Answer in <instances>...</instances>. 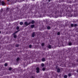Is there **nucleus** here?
I'll return each instance as SVG.
<instances>
[{
  "label": "nucleus",
  "instance_id": "nucleus-10",
  "mask_svg": "<svg viewBox=\"0 0 78 78\" xmlns=\"http://www.w3.org/2000/svg\"><path fill=\"white\" fill-rule=\"evenodd\" d=\"M68 44H69V46H71V45H72V43L71 42H69L68 43Z\"/></svg>",
  "mask_w": 78,
  "mask_h": 78
},
{
  "label": "nucleus",
  "instance_id": "nucleus-39",
  "mask_svg": "<svg viewBox=\"0 0 78 78\" xmlns=\"http://www.w3.org/2000/svg\"><path fill=\"white\" fill-rule=\"evenodd\" d=\"M7 1H8V2H9V1L10 0H7Z\"/></svg>",
  "mask_w": 78,
  "mask_h": 78
},
{
  "label": "nucleus",
  "instance_id": "nucleus-33",
  "mask_svg": "<svg viewBox=\"0 0 78 78\" xmlns=\"http://www.w3.org/2000/svg\"><path fill=\"white\" fill-rule=\"evenodd\" d=\"M77 26V25L76 24H75L74 25V27H76Z\"/></svg>",
  "mask_w": 78,
  "mask_h": 78
},
{
  "label": "nucleus",
  "instance_id": "nucleus-9",
  "mask_svg": "<svg viewBox=\"0 0 78 78\" xmlns=\"http://www.w3.org/2000/svg\"><path fill=\"white\" fill-rule=\"evenodd\" d=\"M1 3L2 5H5V3L4 1H2L1 2Z\"/></svg>",
  "mask_w": 78,
  "mask_h": 78
},
{
  "label": "nucleus",
  "instance_id": "nucleus-17",
  "mask_svg": "<svg viewBox=\"0 0 78 78\" xmlns=\"http://www.w3.org/2000/svg\"><path fill=\"white\" fill-rule=\"evenodd\" d=\"M16 61H19V60H20V58L18 57L16 58Z\"/></svg>",
  "mask_w": 78,
  "mask_h": 78
},
{
  "label": "nucleus",
  "instance_id": "nucleus-24",
  "mask_svg": "<svg viewBox=\"0 0 78 78\" xmlns=\"http://www.w3.org/2000/svg\"><path fill=\"white\" fill-rule=\"evenodd\" d=\"M57 35L58 36H59L60 35V32H57Z\"/></svg>",
  "mask_w": 78,
  "mask_h": 78
},
{
  "label": "nucleus",
  "instance_id": "nucleus-42",
  "mask_svg": "<svg viewBox=\"0 0 78 78\" xmlns=\"http://www.w3.org/2000/svg\"><path fill=\"white\" fill-rule=\"evenodd\" d=\"M76 65H77V66H78V63H77Z\"/></svg>",
  "mask_w": 78,
  "mask_h": 78
},
{
  "label": "nucleus",
  "instance_id": "nucleus-30",
  "mask_svg": "<svg viewBox=\"0 0 78 78\" xmlns=\"http://www.w3.org/2000/svg\"><path fill=\"white\" fill-rule=\"evenodd\" d=\"M12 70V68L10 67L9 68V70Z\"/></svg>",
  "mask_w": 78,
  "mask_h": 78
},
{
  "label": "nucleus",
  "instance_id": "nucleus-14",
  "mask_svg": "<svg viewBox=\"0 0 78 78\" xmlns=\"http://www.w3.org/2000/svg\"><path fill=\"white\" fill-rule=\"evenodd\" d=\"M19 31H20V30H18L16 31L15 32H14L13 33V34H16V33H17Z\"/></svg>",
  "mask_w": 78,
  "mask_h": 78
},
{
  "label": "nucleus",
  "instance_id": "nucleus-36",
  "mask_svg": "<svg viewBox=\"0 0 78 78\" xmlns=\"http://www.w3.org/2000/svg\"><path fill=\"white\" fill-rule=\"evenodd\" d=\"M3 11V10H2L1 11V12H2Z\"/></svg>",
  "mask_w": 78,
  "mask_h": 78
},
{
  "label": "nucleus",
  "instance_id": "nucleus-26",
  "mask_svg": "<svg viewBox=\"0 0 78 78\" xmlns=\"http://www.w3.org/2000/svg\"><path fill=\"white\" fill-rule=\"evenodd\" d=\"M42 70L43 71H45V68H42Z\"/></svg>",
  "mask_w": 78,
  "mask_h": 78
},
{
  "label": "nucleus",
  "instance_id": "nucleus-11",
  "mask_svg": "<svg viewBox=\"0 0 78 78\" xmlns=\"http://www.w3.org/2000/svg\"><path fill=\"white\" fill-rule=\"evenodd\" d=\"M41 61L43 62H44V61H45V59L44 58H42V59H41Z\"/></svg>",
  "mask_w": 78,
  "mask_h": 78
},
{
  "label": "nucleus",
  "instance_id": "nucleus-38",
  "mask_svg": "<svg viewBox=\"0 0 78 78\" xmlns=\"http://www.w3.org/2000/svg\"><path fill=\"white\" fill-rule=\"evenodd\" d=\"M76 72H77V73H78V70L76 71Z\"/></svg>",
  "mask_w": 78,
  "mask_h": 78
},
{
  "label": "nucleus",
  "instance_id": "nucleus-21",
  "mask_svg": "<svg viewBox=\"0 0 78 78\" xmlns=\"http://www.w3.org/2000/svg\"><path fill=\"white\" fill-rule=\"evenodd\" d=\"M64 78H67V75H65L64 76Z\"/></svg>",
  "mask_w": 78,
  "mask_h": 78
},
{
  "label": "nucleus",
  "instance_id": "nucleus-12",
  "mask_svg": "<svg viewBox=\"0 0 78 78\" xmlns=\"http://www.w3.org/2000/svg\"><path fill=\"white\" fill-rule=\"evenodd\" d=\"M48 48L49 49H50L51 48V46L50 45V44H49L48 45Z\"/></svg>",
  "mask_w": 78,
  "mask_h": 78
},
{
  "label": "nucleus",
  "instance_id": "nucleus-13",
  "mask_svg": "<svg viewBox=\"0 0 78 78\" xmlns=\"http://www.w3.org/2000/svg\"><path fill=\"white\" fill-rule=\"evenodd\" d=\"M47 30H50L51 29V27L50 26H48L47 27Z\"/></svg>",
  "mask_w": 78,
  "mask_h": 78
},
{
  "label": "nucleus",
  "instance_id": "nucleus-4",
  "mask_svg": "<svg viewBox=\"0 0 78 78\" xmlns=\"http://www.w3.org/2000/svg\"><path fill=\"white\" fill-rule=\"evenodd\" d=\"M32 37H34L35 36V32H34L32 33Z\"/></svg>",
  "mask_w": 78,
  "mask_h": 78
},
{
  "label": "nucleus",
  "instance_id": "nucleus-37",
  "mask_svg": "<svg viewBox=\"0 0 78 78\" xmlns=\"http://www.w3.org/2000/svg\"><path fill=\"white\" fill-rule=\"evenodd\" d=\"M76 61H77V62H78V59H77L76 60Z\"/></svg>",
  "mask_w": 78,
  "mask_h": 78
},
{
  "label": "nucleus",
  "instance_id": "nucleus-6",
  "mask_svg": "<svg viewBox=\"0 0 78 78\" xmlns=\"http://www.w3.org/2000/svg\"><path fill=\"white\" fill-rule=\"evenodd\" d=\"M59 11L58 10H57L55 12V14H59Z\"/></svg>",
  "mask_w": 78,
  "mask_h": 78
},
{
  "label": "nucleus",
  "instance_id": "nucleus-7",
  "mask_svg": "<svg viewBox=\"0 0 78 78\" xmlns=\"http://www.w3.org/2000/svg\"><path fill=\"white\" fill-rule=\"evenodd\" d=\"M60 71H61L60 69L58 68L57 70V72H58V73H59V72H60Z\"/></svg>",
  "mask_w": 78,
  "mask_h": 78
},
{
  "label": "nucleus",
  "instance_id": "nucleus-22",
  "mask_svg": "<svg viewBox=\"0 0 78 78\" xmlns=\"http://www.w3.org/2000/svg\"><path fill=\"white\" fill-rule=\"evenodd\" d=\"M4 66L5 67H6L7 66H8V64H7V63H5L4 64Z\"/></svg>",
  "mask_w": 78,
  "mask_h": 78
},
{
  "label": "nucleus",
  "instance_id": "nucleus-3",
  "mask_svg": "<svg viewBox=\"0 0 78 78\" xmlns=\"http://www.w3.org/2000/svg\"><path fill=\"white\" fill-rule=\"evenodd\" d=\"M24 24L25 25H27V26H28L29 25H30L31 24V22H29L28 23L27 22H26L24 23Z\"/></svg>",
  "mask_w": 78,
  "mask_h": 78
},
{
  "label": "nucleus",
  "instance_id": "nucleus-29",
  "mask_svg": "<svg viewBox=\"0 0 78 78\" xmlns=\"http://www.w3.org/2000/svg\"><path fill=\"white\" fill-rule=\"evenodd\" d=\"M55 68H56V69H58L59 68H58V66H56Z\"/></svg>",
  "mask_w": 78,
  "mask_h": 78
},
{
  "label": "nucleus",
  "instance_id": "nucleus-28",
  "mask_svg": "<svg viewBox=\"0 0 78 78\" xmlns=\"http://www.w3.org/2000/svg\"><path fill=\"white\" fill-rule=\"evenodd\" d=\"M44 63H42L41 64L42 67H44Z\"/></svg>",
  "mask_w": 78,
  "mask_h": 78
},
{
  "label": "nucleus",
  "instance_id": "nucleus-43",
  "mask_svg": "<svg viewBox=\"0 0 78 78\" xmlns=\"http://www.w3.org/2000/svg\"><path fill=\"white\" fill-rule=\"evenodd\" d=\"M70 3H72V1H71V2H70Z\"/></svg>",
  "mask_w": 78,
  "mask_h": 78
},
{
  "label": "nucleus",
  "instance_id": "nucleus-20",
  "mask_svg": "<svg viewBox=\"0 0 78 78\" xmlns=\"http://www.w3.org/2000/svg\"><path fill=\"white\" fill-rule=\"evenodd\" d=\"M68 76H69V77L71 76H72V74L70 73H69L68 74Z\"/></svg>",
  "mask_w": 78,
  "mask_h": 78
},
{
  "label": "nucleus",
  "instance_id": "nucleus-18",
  "mask_svg": "<svg viewBox=\"0 0 78 78\" xmlns=\"http://www.w3.org/2000/svg\"><path fill=\"white\" fill-rule=\"evenodd\" d=\"M16 47H19V44H16Z\"/></svg>",
  "mask_w": 78,
  "mask_h": 78
},
{
  "label": "nucleus",
  "instance_id": "nucleus-34",
  "mask_svg": "<svg viewBox=\"0 0 78 78\" xmlns=\"http://www.w3.org/2000/svg\"><path fill=\"white\" fill-rule=\"evenodd\" d=\"M32 78H34V76H32Z\"/></svg>",
  "mask_w": 78,
  "mask_h": 78
},
{
  "label": "nucleus",
  "instance_id": "nucleus-23",
  "mask_svg": "<svg viewBox=\"0 0 78 78\" xmlns=\"http://www.w3.org/2000/svg\"><path fill=\"white\" fill-rule=\"evenodd\" d=\"M29 48H31V47H32V45L31 44H30L29 45Z\"/></svg>",
  "mask_w": 78,
  "mask_h": 78
},
{
  "label": "nucleus",
  "instance_id": "nucleus-2",
  "mask_svg": "<svg viewBox=\"0 0 78 78\" xmlns=\"http://www.w3.org/2000/svg\"><path fill=\"white\" fill-rule=\"evenodd\" d=\"M36 70H37L36 72L37 73H39L40 68L38 67H37L36 68Z\"/></svg>",
  "mask_w": 78,
  "mask_h": 78
},
{
  "label": "nucleus",
  "instance_id": "nucleus-8",
  "mask_svg": "<svg viewBox=\"0 0 78 78\" xmlns=\"http://www.w3.org/2000/svg\"><path fill=\"white\" fill-rule=\"evenodd\" d=\"M32 24H34V23L35 22H34V20H32L31 22H30Z\"/></svg>",
  "mask_w": 78,
  "mask_h": 78
},
{
  "label": "nucleus",
  "instance_id": "nucleus-1",
  "mask_svg": "<svg viewBox=\"0 0 78 78\" xmlns=\"http://www.w3.org/2000/svg\"><path fill=\"white\" fill-rule=\"evenodd\" d=\"M67 13L66 15L68 16V17H72V14H71V12H73V10L72 9L71 10H66Z\"/></svg>",
  "mask_w": 78,
  "mask_h": 78
},
{
  "label": "nucleus",
  "instance_id": "nucleus-32",
  "mask_svg": "<svg viewBox=\"0 0 78 78\" xmlns=\"http://www.w3.org/2000/svg\"><path fill=\"white\" fill-rule=\"evenodd\" d=\"M9 8H7L6 9V10L7 11H9Z\"/></svg>",
  "mask_w": 78,
  "mask_h": 78
},
{
  "label": "nucleus",
  "instance_id": "nucleus-5",
  "mask_svg": "<svg viewBox=\"0 0 78 78\" xmlns=\"http://www.w3.org/2000/svg\"><path fill=\"white\" fill-rule=\"evenodd\" d=\"M12 35H13V37H14L15 39L17 37V35L16 34H14V33H13L12 34Z\"/></svg>",
  "mask_w": 78,
  "mask_h": 78
},
{
  "label": "nucleus",
  "instance_id": "nucleus-31",
  "mask_svg": "<svg viewBox=\"0 0 78 78\" xmlns=\"http://www.w3.org/2000/svg\"><path fill=\"white\" fill-rule=\"evenodd\" d=\"M72 66H76V65L74 63L72 64Z\"/></svg>",
  "mask_w": 78,
  "mask_h": 78
},
{
  "label": "nucleus",
  "instance_id": "nucleus-40",
  "mask_svg": "<svg viewBox=\"0 0 78 78\" xmlns=\"http://www.w3.org/2000/svg\"><path fill=\"white\" fill-rule=\"evenodd\" d=\"M1 3V1L0 0V4Z\"/></svg>",
  "mask_w": 78,
  "mask_h": 78
},
{
  "label": "nucleus",
  "instance_id": "nucleus-16",
  "mask_svg": "<svg viewBox=\"0 0 78 78\" xmlns=\"http://www.w3.org/2000/svg\"><path fill=\"white\" fill-rule=\"evenodd\" d=\"M20 25H23V22H20Z\"/></svg>",
  "mask_w": 78,
  "mask_h": 78
},
{
  "label": "nucleus",
  "instance_id": "nucleus-41",
  "mask_svg": "<svg viewBox=\"0 0 78 78\" xmlns=\"http://www.w3.org/2000/svg\"><path fill=\"white\" fill-rule=\"evenodd\" d=\"M1 31H0V34L1 33Z\"/></svg>",
  "mask_w": 78,
  "mask_h": 78
},
{
  "label": "nucleus",
  "instance_id": "nucleus-44",
  "mask_svg": "<svg viewBox=\"0 0 78 78\" xmlns=\"http://www.w3.org/2000/svg\"><path fill=\"white\" fill-rule=\"evenodd\" d=\"M11 17H12V16L11 15Z\"/></svg>",
  "mask_w": 78,
  "mask_h": 78
},
{
  "label": "nucleus",
  "instance_id": "nucleus-25",
  "mask_svg": "<svg viewBox=\"0 0 78 78\" xmlns=\"http://www.w3.org/2000/svg\"><path fill=\"white\" fill-rule=\"evenodd\" d=\"M16 30H19V26H17L16 28Z\"/></svg>",
  "mask_w": 78,
  "mask_h": 78
},
{
  "label": "nucleus",
  "instance_id": "nucleus-15",
  "mask_svg": "<svg viewBox=\"0 0 78 78\" xmlns=\"http://www.w3.org/2000/svg\"><path fill=\"white\" fill-rule=\"evenodd\" d=\"M34 25L33 24V25H32L31 26V27L32 28H34Z\"/></svg>",
  "mask_w": 78,
  "mask_h": 78
},
{
  "label": "nucleus",
  "instance_id": "nucleus-19",
  "mask_svg": "<svg viewBox=\"0 0 78 78\" xmlns=\"http://www.w3.org/2000/svg\"><path fill=\"white\" fill-rule=\"evenodd\" d=\"M44 45H45V44L43 43H42V44H41V46H42V47H44Z\"/></svg>",
  "mask_w": 78,
  "mask_h": 78
},
{
  "label": "nucleus",
  "instance_id": "nucleus-35",
  "mask_svg": "<svg viewBox=\"0 0 78 78\" xmlns=\"http://www.w3.org/2000/svg\"><path fill=\"white\" fill-rule=\"evenodd\" d=\"M51 1V0H48V2H50Z\"/></svg>",
  "mask_w": 78,
  "mask_h": 78
},
{
  "label": "nucleus",
  "instance_id": "nucleus-27",
  "mask_svg": "<svg viewBox=\"0 0 78 78\" xmlns=\"http://www.w3.org/2000/svg\"><path fill=\"white\" fill-rule=\"evenodd\" d=\"M71 27H73L74 25H73V24H71Z\"/></svg>",
  "mask_w": 78,
  "mask_h": 78
}]
</instances>
